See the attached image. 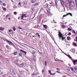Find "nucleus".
I'll return each instance as SVG.
<instances>
[{
    "label": "nucleus",
    "instance_id": "obj_1",
    "mask_svg": "<svg viewBox=\"0 0 77 77\" xmlns=\"http://www.w3.org/2000/svg\"><path fill=\"white\" fill-rule=\"evenodd\" d=\"M75 5V2L73 1H71L70 2V9H72V8L74 7V5Z\"/></svg>",
    "mask_w": 77,
    "mask_h": 77
},
{
    "label": "nucleus",
    "instance_id": "obj_2",
    "mask_svg": "<svg viewBox=\"0 0 77 77\" xmlns=\"http://www.w3.org/2000/svg\"><path fill=\"white\" fill-rule=\"evenodd\" d=\"M59 34H58V35L59 36V39L60 40V39L62 38V36H63L62 34L61 33V32H58Z\"/></svg>",
    "mask_w": 77,
    "mask_h": 77
},
{
    "label": "nucleus",
    "instance_id": "obj_3",
    "mask_svg": "<svg viewBox=\"0 0 77 77\" xmlns=\"http://www.w3.org/2000/svg\"><path fill=\"white\" fill-rule=\"evenodd\" d=\"M71 60L72 61L74 65H75V63H77V59L75 60L73 59H72Z\"/></svg>",
    "mask_w": 77,
    "mask_h": 77
},
{
    "label": "nucleus",
    "instance_id": "obj_4",
    "mask_svg": "<svg viewBox=\"0 0 77 77\" xmlns=\"http://www.w3.org/2000/svg\"><path fill=\"white\" fill-rule=\"evenodd\" d=\"M27 17V16H26V14H23L22 15L21 18H22L21 19V20H23V18L24 17L25 18H26Z\"/></svg>",
    "mask_w": 77,
    "mask_h": 77
},
{
    "label": "nucleus",
    "instance_id": "obj_5",
    "mask_svg": "<svg viewBox=\"0 0 77 77\" xmlns=\"http://www.w3.org/2000/svg\"><path fill=\"white\" fill-rule=\"evenodd\" d=\"M6 41L8 43H9V45H13V43H12V42H11V41L8 40H7Z\"/></svg>",
    "mask_w": 77,
    "mask_h": 77
},
{
    "label": "nucleus",
    "instance_id": "obj_6",
    "mask_svg": "<svg viewBox=\"0 0 77 77\" xmlns=\"http://www.w3.org/2000/svg\"><path fill=\"white\" fill-rule=\"evenodd\" d=\"M48 71H49V74H50V75H55V74H56V72L54 73H51V70H49Z\"/></svg>",
    "mask_w": 77,
    "mask_h": 77
},
{
    "label": "nucleus",
    "instance_id": "obj_7",
    "mask_svg": "<svg viewBox=\"0 0 77 77\" xmlns=\"http://www.w3.org/2000/svg\"><path fill=\"white\" fill-rule=\"evenodd\" d=\"M71 15V16H72V14H71V13H68V14H67L66 15H64L63 16V17H66V16H67V15Z\"/></svg>",
    "mask_w": 77,
    "mask_h": 77
},
{
    "label": "nucleus",
    "instance_id": "obj_8",
    "mask_svg": "<svg viewBox=\"0 0 77 77\" xmlns=\"http://www.w3.org/2000/svg\"><path fill=\"white\" fill-rule=\"evenodd\" d=\"M25 64V63H23L22 64H19V66H21V67H22V66H24V65Z\"/></svg>",
    "mask_w": 77,
    "mask_h": 77
},
{
    "label": "nucleus",
    "instance_id": "obj_9",
    "mask_svg": "<svg viewBox=\"0 0 77 77\" xmlns=\"http://www.w3.org/2000/svg\"><path fill=\"white\" fill-rule=\"evenodd\" d=\"M70 51H72L74 54H75V49H72L70 50Z\"/></svg>",
    "mask_w": 77,
    "mask_h": 77
},
{
    "label": "nucleus",
    "instance_id": "obj_10",
    "mask_svg": "<svg viewBox=\"0 0 77 77\" xmlns=\"http://www.w3.org/2000/svg\"><path fill=\"white\" fill-rule=\"evenodd\" d=\"M61 2L62 5L63 6L64 5V1L63 0H60Z\"/></svg>",
    "mask_w": 77,
    "mask_h": 77
},
{
    "label": "nucleus",
    "instance_id": "obj_11",
    "mask_svg": "<svg viewBox=\"0 0 77 77\" xmlns=\"http://www.w3.org/2000/svg\"><path fill=\"white\" fill-rule=\"evenodd\" d=\"M55 5L56 6V7L58 6V5H57V0H55Z\"/></svg>",
    "mask_w": 77,
    "mask_h": 77
},
{
    "label": "nucleus",
    "instance_id": "obj_12",
    "mask_svg": "<svg viewBox=\"0 0 77 77\" xmlns=\"http://www.w3.org/2000/svg\"><path fill=\"white\" fill-rule=\"evenodd\" d=\"M20 51H22V52H23V53H24L25 54H26V53H27V52H26V51H24L22 49L20 50Z\"/></svg>",
    "mask_w": 77,
    "mask_h": 77
},
{
    "label": "nucleus",
    "instance_id": "obj_13",
    "mask_svg": "<svg viewBox=\"0 0 77 77\" xmlns=\"http://www.w3.org/2000/svg\"><path fill=\"white\" fill-rule=\"evenodd\" d=\"M37 75V74H35V73H34L32 74V77H34V76H35V75Z\"/></svg>",
    "mask_w": 77,
    "mask_h": 77
},
{
    "label": "nucleus",
    "instance_id": "obj_14",
    "mask_svg": "<svg viewBox=\"0 0 77 77\" xmlns=\"http://www.w3.org/2000/svg\"><path fill=\"white\" fill-rule=\"evenodd\" d=\"M67 40H68V41L71 40V38H70V37L69 36H68L67 37Z\"/></svg>",
    "mask_w": 77,
    "mask_h": 77
},
{
    "label": "nucleus",
    "instance_id": "obj_15",
    "mask_svg": "<svg viewBox=\"0 0 77 77\" xmlns=\"http://www.w3.org/2000/svg\"><path fill=\"white\" fill-rule=\"evenodd\" d=\"M32 54H36V51H32Z\"/></svg>",
    "mask_w": 77,
    "mask_h": 77
},
{
    "label": "nucleus",
    "instance_id": "obj_16",
    "mask_svg": "<svg viewBox=\"0 0 77 77\" xmlns=\"http://www.w3.org/2000/svg\"><path fill=\"white\" fill-rule=\"evenodd\" d=\"M65 37H63V36H62V38H61V39L62 40V41H64V39H65Z\"/></svg>",
    "mask_w": 77,
    "mask_h": 77
},
{
    "label": "nucleus",
    "instance_id": "obj_17",
    "mask_svg": "<svg viewBox=\"0 0 77 77\" xmlns=\"http://www.w3.org/2000/svg\"><path fill=\"white\" fill-rule=\"evenodd\" d=\"M12 71H13L12 72V73L14 74V75H16V73H15V71H14V70H12Z\"/></svg>",
    "mask_w": 77,
    "mask_h": 77
},
{
    "label": "nucleus",
    "instance_id": "obj_18",
    "mask_svg": "<svg viewBox=\"0 0 77 77\" xmlns=\"http://www.w3.org/2000/svg\"><path fill=\"white\" fill-rule=\"evenodd\" d=\"M18 54V53L17 52H15L14 53V55H17Z\"/></svg>",
    "mask_w": 77,
    "mask_h": 77
},
{
    "label": "nucleus",
    "instance_id": "obj_19",
    "mask_svg": "<svg viewBox=\"0 0 77 77\" xmlns=\"http://www.w3.org/2000/svg\"><path fill=\"white\" fill-rule=\"evenodd\" d=\"M43 27H44L45 28V29H47V25H44V26H43Z\"/></svg>",
    "mask_w": 77,
    "mask_h": 77
},
{
    "label": "nucleus",
    "instance_id": "obj_20",
    "mask_svg": "<svg viewBox=\"0 0 77 77\" xmlns=\"http://www.w3.org/2000/svg\"><path fill=\"white\" fill-rule=\"evenodd\" d=\"M35 9V7L33 6H32L31 8V9L32 10H34V9Z\"/></svg>",
    "mask_w": 77,
    "mask_h": 77
},
{
    "label": "nucleus",
    "instance_id": "obj_21",
    "mask_svg": "<svg viewBox=\"0 0 77 77\" xmlns=\"http://www.w3.org/2000/svg\"><path fill=\"white\" fill-rule=\"evenodd\" d=\"M68 57H69V58H70V59H71V60L72 58V57H71L69 55H68Z\"/></svg>",
    "mask_w": 77,
    "mask_h": 77
},
{
    "label": "nucleus",
    "instance_id": "obj_22",
    "mask_svg": "<svg viewBox=\"0 0 77 77\" xmlns=\"http://www.w3.org/2000/svg\"><path fill=\"white\" fill-rule=\"evenodd\" d=\"M4 29H5V28L1 27V31L2 30H4Z\"/></svg>",
    "mask_w": 77,
    "mask_h": 77
},
{
    "label": "nucleus",
    "instance_id": "obj_23",
    "mask_svg": "<svg viewBox=\"0 0 77 77\" xmlns=\"http://www.w3.org/2000/svg\"><path fill=\"white\" fill-rule=\"evenodd\" d=\"M31 2H32V3H35V1H33V0H32L31 1Z\"/></svg>",
    "mask_w": 77,
    "mask_h": 77
},
{
    "label": "nucleus",
    "instance_id": "obj_24",
    "mask_svg": "<svg viewBox=\"0 0 77 77\" xmlns=\"http://www.w3.org/2000/svg\"><path fill=\"white\" fill-rule=\"evenodd\" d=\"M2 9L4 10V11H6V9L4 7H2Z\"/></svg>",
    "mask_w": 77,
    "mask_h": 77
},
{
    "label": "nucleus",
    "instance_id": "obj_25",
    "mask_svg": "<svg viewBox=\"0 0 77 77\" xmlns=\"http://www.w3.org/2000/svg\"><path fill=\"white\" fill-rule=\"evenodd\" d=\"M49 15H50L51 16V15H53V14L51 13H50V12H49Z\"/></svg>",
    "mask_w": 77,
    "mask_h": 77
},
{
    "label": "nucleus",
    "instance_id": "obj_26",
    "mask_svg": "<svg viewBox=\"0 0 77 77\" xmlns=\"http://www.w3.org/2000/svg\"><path fill=\"white\" fill-rule=\"evenodd\" d=\"M13 30L14 31H15V30H17V28H15V27H14L13 28Z\"/></svg>",
    "mask_w": 77,
    "mask_h": 77
},
{
    "label": "nucleus",
    "instance_id": "obj_27",
    "mask_svg": "<svg viewBox=\"0 0 77 77\" xmlns=\"http://www.w3.org/2000/svg\"><path fill=\"white\" fill-rule=\"evenodd\" d=\"M27 4V3H26V2H25L24 3V6H26V4Z\"/></svg>",
    "mask_w": 77,
    "mask_h": 77
},
{
    "label": "nucleus",
    "instance_id": "obj_28",
    "mask_svg": "<svg viewBox=\"0 0 77 77\" xmlns=\"http://www.w3.org/2000/svg\"><path fill=\"white\" fill-rule=\"evenodd\" d=\"M56 69L58 71H60V69H59V68H57Z\"/></svg>",
    "mask_w": 77,
    "mask_h": 77
},
{
    "label": "nucleus",
    "instance_id": "obj_29",
    "mask_svg": "<svg viewBox=\"0 0 77 77\" xmlns=\"http://www.w3.org/2000/svg\"><path fill=\"white\" fill-rule=\"evenodd\" d=\"M18 13L17 12L15 11L14 12V15H17Z\"/></svg>",
    "mask_w": 77,
    "mask_h": 77
},
{
    "label": "nucleus",
    "instance_id": "obj_30",
    "mask_svg": "<svg viewBox=\"0 0 77 77\" xmlns=\"http://www.w3.org/2000/svg\"><path fill=\"white\" fill-rule=\"evenodd\" d=\"M76 67H77V66H75V67L74 68V69H75V70H77V68H76Z\"/></svg>",
    "mask_w": 77,
    "mask_h": 77
},
{
    "label": "nucleus",
    "instance_id": "obj_31",
    "mask_svg": "<svg viewBox=\"0 0 77 77\" xmlns=\"http://www.w3.org/2000/svg\"><path fill=\"white\" fill-rule=\"evenodd\" d=\"M68 29L69 30V31H71V30H72V29H70V28H68Z\"/></svg>",
    "mask_w": 77,
    "mask_h": 77
},
{
    "label": "nucleus",
    "instance_id": "obj_32",
    "mask_svg": "<svg viewBox=\"0 0 77 77\" xmlns=\"http://www.w3.org/2000/svg\"><path fill=\"white\" fill-rule=\"evenodd\" d=\"M70 68L72 71H74V69H73V68L71 67Z\"/></svg>",
    "mask_w": 77,
    "mask_h": 77
},
{
    "label": "nucleus",
    "instance_id": "obj_33",
    "mask_svg": "<svg viewBox=\"0 0 77 77\" xmlns=\"http://www.w3.org/2000/svg\"><path fill=\"white\" fill-rule=\"evenodd\" d=\"M22 56V53H20L19 54V56Z\"/></svg>",
    "mask_w": 77,
    "mask_h": 77
},
{
    "label": "nucleus",
    "instance_id": "obj_34",
    "mask_svg": "<svg viewBox=\"0 0 77 77\" xmlns=\"http://www.w3.org/2000/svg\"><path fill=\"white\" fill-rule=\"evenodd\" d=\"M38 5H39V4H38V3H36V4H35V6H38Z\"/></svg>",
    "mask_w": 77,
    "mask_h": 77
},
{
    "label": "nucleus",
    "instance_id": "obj_35",
    "mask_svg": "<svg viewBox=\"0 0 77 77\" xmlns=\"http://www.w3.org/2000/svg\"><path fill=\"white\" fill-rule=\"evenodd\" d=\"M12 45L13 46V47H14L15 48H16V47H15V45H14V44H13V45Z\"/></svg>",
    "mask_w": 77,
    "mask_h": 77
},
{
    "label": "nucleus",
    "instance_id": "obj_36",
    "mask_svg": "<svg viewBox=\"0 0 77 77\" xmlns=\"http://www.w3.org/2000/svg\"><path fill=\"white\" fill-rule=\"evenodd\" d=\"M71 35V32H69V35H69V36H70V35Z\"/></svg>",
    "mask_w": 77,
    "mask_h": 77
},
{
    "label": "nucleus",
    "instance_id": "obj_37",
    "mask_svg": "<svg viewBox=\"0 0 77 77\" xmlns=\"http://www.w3.org/2000/svg\"><path fill=\"white\" fill-rule=\"evenodd\" d=\"M18 28L19 29H22V28L20 27V26H18Z\"/></svg>",
    "mask_w": 77,
    "mask_h": 77
},
{
    "label": "nucleus",
    "instance_id": "obj_38",
    "mask_svg": "<svg viewBox=\"0 0 77 77\" xmlns=\"http://www.w3.org/2000/svg\"><path fill=\"white\" fill-rule=\"evenodd\" d=\"M17 8V6L15 5L14 7V8Z\"/></svg>",
    "mask_w": 77,
    "mask_h": 77
},
{
    "label": "nucleus",
    "instance_id": "obj_39",
    "mask_svg": "<svg viewBox=\"0 0 77 77\" xmlns=\"http://www.w3.org/2000/svg\"><path fill=\"white\" fill-rule=\"evenodd\" d=\"M8 16H9L8 15H7L6 16V19H8Z\"/></svg>",
    "mask_w": 77,
    "mask_h": 77
},
{
    "label": "nucleus",
    "instance_id": "obj_40",
    "mask_svg": "<svg viewBox=\"0 0 77 77\" xmlns=\"http://www.w3.org/2000/svg\"><path fill=\"white\" fill-rule=\"evenodd\" d=\"M72 31L73 32V33H75H75H76L75 32V31L74 30H72Z\"/></svg>",
    "mask_w": 77,
    "mask_h": 77
},
{
    "label": "nucleus",
    "instance_id": "obj_41",
    "mask_svg": "<svg viewBox=\"0 0 77 77\" xmlns=\"http://www.w3.org/2000/svg\"><path fill=\"white\" fill-rule=\"evenodd\" d=\"M45 66H47V61H45Z\"/></svg>",
    "mask_w": 77,
    "mask_h": 77
},
{
    "label": "nucleus",
    "instance_id": "obj_42",
    "mask_svg": "<svg viewBox=\"0 0 77 77\" xmlns=\"http://www.w3.org/2000/svg\"><path fill=\"white\" fill-rule=\"evenodd\" d=\"M73 45H74V46H76V45L75 43H74Z\"/></svg>",
    "mask_w": 77,
    "mask_h": 77
},
{
    "label": "nucleus",
    "instance_id": "obj_43",
    "mask_svg": "<svg viewBox=\"0 0 77 77\" xmlns=\"http://www.w3.org/2000/svg\"><path fill=\"white\" fill-rule=\"evenodd\" d=\"M3 5L4 6H6V5L5 3H3Z\"/></svg>",
    "mask_w": 77,
    "mask_h": 77
},
{
    "label": "nucleus",
    "instance_id": "obj_44",
    "mask_svg": "<svg viewBox=\"0 0 77 77\" xmlns=\"http://www.w3.org/2000/svg\"><path fill=\"white\" fill-rule=\"evenodd\" d=\"M16 62H18V60H16Z\"/></svg>",
    "mask_w": 77,
    "mask_h": 77
},
{
    "label": "nucleus",
    "instance_id": "obj_45",
    "mask_svg": "<svg viewBox=\"0 0 77 77\" xmlns=\"http://www.w3.org/2000/svg\"><path fill=\"white\" fill-rule=\"evenodd\" d=\"M42 74H43V72H44V70H42Z\"/></svg>",
    "mask_w": 77,
    "mask_h": 77
},
{
    "label": "nucleus",
    "instance_id": "obj_46",
    "mask_svg": "<svg viewBox=\"0 0 77 77\" xmlns=\"http://www.w3.org/2000/svg\"><path fill=\"white\" fill-rule=\"evenodd\" d=\"M56 72H57L58 73H60V72H59L58 71H56Z\"/></svg>",
    "mask_w": 77,
    "mask_h": 77
},
{
    "label": "nucleus",
    "instance_id": "obj_47",
    "mask_svg": "<svg viewBox=\"0 0 77 77\" xmlns=\"http://www.w3.org/2000/svg\"><path fill=\"white\" fill-rule=\"evenodd\" d=\"M75 2H76V4H77V0H76Z\"/></svg>",
    "mask_w": 77,
    "mask_h": 77
},
{
    "label": "nucleus",
    "instance_id": "obj_48",
    "mask_svg": "<svg viewBox=\"0 0 77 77\" xmlns=\"http://www.w3.org/2000/svg\"><path fill=\"white\" fill-rule=\"evenodd\" d=\"M21 3H20V2H19V5H21Z\"/></svg>",
    "mask_w": 77,
    "mask_h": 77
},
{
    "label": "nucleus",
    "instance_id": "obj_49",
    "mask_svg": "<svg viewBox=\"0 0 77 77\" xmlns=\"http://www.w3.org/2000/svg\"><path fill=\"white\" fill-rule=\"evenodd\" d=\"M38 37H40V35H38Z\"/></svg>",
    "mask_w": 77,
    "mask_h": 77
},
{
    "label": "nucleus",
    "instance_id": "obj_50",
    "mask_svg": "<svg viewBox=\"0 0 77 77\" xmlns=\"http://www.w3.org/2000/svg\"><path fill=\"white\" fill-rule=\"evenodd\" d=\"M8 20H11V18H8Z\"/></svg>",
    "mask_w": 77,
    "mask_h": 77
},
{
    "label": "nucleus",
    "instance_id": "obj_51",
    "mask_svg": "<svg viewBox=\"0 0 77 77\" xmlns=\"http://www.w3.org/2000/svg\"><path fill=\"white\" fill-rule=\"evenodd\" d=\"M8 47V45H6V47Z\"/></svg>",
    "mask_w": 77,
    "mask_h": 77
},
{
    "label": "nucleus",
    "instance_id": "obj_52",
    "mask_svg": "<svg viewBox=\"0 0 77 77\" xmlns=\"http://www.w3.org/2000/svg\"><path fill=\"white\" fill-rule=\"evenodd\" d=\"M25 45H26V44H24Z\"/></svg>",
    "mask_w": 77,
    "mask_h": 77
},
{
    "label": "nucleus",
    "instance_id": "obj_53",
    "mask_svg": "<svg viewBox=\"0 0 77 77\" xmlns=\"http://www.w3.org/2000/svg\"><path fill=\"white\" fill-rule=\"evenodd\" d=\"M35 37V35H33V36H32L33 38V37Z\"/></svg>",
    "mask_w": 77,
    "mask_h": 77
},
{
    "label": "nucleus",
    "instance_id": "obj_54",
    "mask_svg": "<svg viewBox=\"0 0 77 77\" xmlns=\"http://www.w3.org/2000/svg\"><path fill=\"white\" fill-rule=\"evenodd\" d=\"M11 2H13V1L12 0H11Z\"/></svg>",
    "mask_w": 77,
    "mask_h": 77
},
{
    "label": "nucleus",
    "instance_id": "obj_55",
    "mask_svg": "<svg viewBox=\"0 0 77 77\" xmlns=\"http://www.w3.org/2000/svg\"><path fill=\"white\" fill-rule=\"evenodd\" d=\"M9 31L10 32H11V30H9Z\"/></svg>",
    "mask_w": 77,
    "mask_h": 77
},
{
    "label": "nucleus",
    "instance_id": "obj_56",
    "mask_svg": "<svg viewBox=\"0 0 77 77\" xmlns=\"http://www.w3.org/2000/svg\"><path fill=\"white\" fill-rule=\"evenodd\" d=\"M2 1H0V3H2Z\"/></svg>",
    "mask_w": 77,
    "mask_h": 77
},
{
    "label": "nucleus",
    "instance_id": "obj_57",
    "mask_svg": "<svg viewBox=\"0 0 77 77\" xmlns=\"http://www.w3.org/2000/svg\"><path fill=\"white\" fill-rule=\"evenodd\" d=\"M38 34H39V33H37L36 34V35H38Z\"/></svg>",
    "mask_w": 77,
    "mask_h": 77
},
{
    "label": "nucleus",
    "instance_id": "obj_58",
    "mask_svg": "<svg viewBox=\"0 0 77 77\" xmlns=\"http://www.w3.org/2000/svg\"><path fill=\"white\" fill-rule=\"evenodd\" d=\"M0 30H1V27L0 28Z\"/></svg>",
    "mask_w": 77,
    "mask_h": 77
},
{
    "label": "nucleus",
    "instance_id": "obj_59",
    "mask_svg": "<svg viewBox=\"0 0 77 77\" xmlns=\"http://www.w3.org/2000/svg\"><path fill=\"white\" fill-rule=\"evenodd\" d=\"M18 20H20V18L19 17L18 18Z\"/></svg>",
    "mask_w": 77,
    "mask_h": 77
},
{
    "label": "nucleus",
    "instance_id": "obj_60",
    "mask_svg": "<svg viewBox=\"0 0 77 77\" xmlns=\"http://www.w3.org/2000/svg\"><path fill=\"white\" fill-rule=\"evenodd\" d=\"M63 61H61V62H63Z\"/></svg>",
    "mask_w": 77,
    "mask_h": 77
},
{
    "label": "nucleus",
    "instance_id": "obj_61",
    "mask_svg": "<svg viewBox=\"0 0 77 77\" xmlns=\"http://www.w3.org/2000/svg\"><path fill=\"white\" fill-rule=\"evenodd\" d=\"M76 39H77V37H76Z\"/></svg>",
    "mask_w": 77,
    "mask_h": 77
},
{
    "label": "nucleus",
    "instance_id": "obj_62",
    "mask_svg": "<svg viewBox=\"0 0 77 77\" xmlns=\"http://www.w3.org/2000/svg\"><path fill=\"white\" fill-rule=\"evenodd\" d=\"M76 42H77V40H76Z\"/></svg>",
    "mask_w": 77,
    "mask_h": 77
},
{
    "label": "nucleus",
    "instance_id": "obj_63",
    "mask_svg": "<svg viewBox=\"0 0 77 77\" xmlns=\"http://www.w3.org/2000/svg\"><path fill=\"white\" fill-rule=\"evenodd\" d=\"M38 77H40V76H38Z\"/></svg>",
    "mask_w": 77,
    "mask_h": 77
},
{
    "label": "nucleus",
    "instance_id": "obj_64",
    "mask_svg": "<svg viewBox=\"0 0 77 77\" xmlns=\"http://www.w3.org/2000/svg\"><path fill=\"white\" fill-rule=\"evenodd\" d=\"M76 64V65H77V63Z\"/></svg>",
    "mask_w": 77,
    "mask_h": 77
}]
</instances>
